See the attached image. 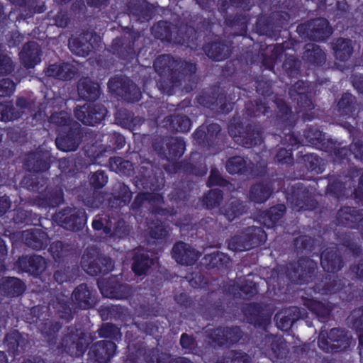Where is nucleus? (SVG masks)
<instances>
[{"mask_svg": "<svg viewBox=\"0 0 363 363\" xmlns=\"http://www.w3.org/2000/svg\"><path fill=\"white\" fill-rule=\"evenodd\" d=\"M153 66L156 72L164 77L158 82L160 89L168 95L173 94L174 89L181 86L183 82H192L197 70L196 63L175 58L170 54L159 55Z\"/></svg>", "mask_w": 363, "mask_h": 363, "instance_id": "1", "label": "nucleus"}, {"mask_svg": "<svg viewBox=\"0 0 363 363\" xmlns=\"http://www.w3.org/2000/svg\"><path fill=\"white\" fill-rule=\"evenodd\" d=\"M73 303L81 309H89L94 306L96 301L93 291L85 283L80 284L73 291L71 298L65 295H59L53 301L52 306L58 317L66 323L74 318L75 309Z\"/></svg>", "mask_w": 363, "mask_h": 363, "instance_id": "2", "label": "nucleus"}, {"mask_svg": "<svg viewBox=\"0 0 363 363\" xmlns=\"http://www.w3.org/2000/svg\"><path fill=\"white\" fill-rule=\"evenodd\" d=\"M147 165L142 164L139 167L138 174L135 177V184L137 188L145 190H150L152 192H145L147 201L152 206H159L164 203V196L159 191L164 186V178L157 177L153 173V165L148 162Z\"/></svg>", "mask_w": 363, "mask_h": 363, "instance_id": "3", "label": "nucleus"}, {"mask_svg": "<svg viewBox=\"0 0 363 363\" xmlns=\"http://www.w3.org/2000/svg\"><path fill=\"white\" fill-rule=\"evenodd\" d=\"M92 337L83 328L68 327L60 342L59 348L62 352L71 357H81L84 354L90 344Z\"/></svg>", "mask_w": 363, "mask_h": 363, "instance_id": "4", "label": "nucleus"}, {"mask_svg": "<svg viewBox=\"0 0 363 363\" xmlns=\"http://www.w3.org/2000/svg\"><path fill=\"white\" fill-rule=\"evenodd\" d=\"M352 338L348 332L340 328H333L328 333L321 330L318 338V347L327 353H337L347 351Z\"/></svg>", "mask_w": 363, "mask_h": 363, "instance_id": "5", "label": "nucleus"}, {"mask_svg": "<svg viewBox=\"0 0 363 363\" xmlns=\"http://www.w3.org/2000/svg\"><path fill=\"white\" fill-rule=\"evenodd\" d=\"M289 21V14L283 11L273 12L269 16L261 15L257 18L255 29L259 35L277 40Z\"/></svg>", "mask_w": 363, "mask_h": 363, "instance_id": "6", "label": "nucleus"}, {"mask_svg": "<svg viewBox=\"0 0 363 363\" xmlns=\"http://www.w3.org/2000/svg\"><path fill=\"white\" fill-rule=\"evenodd\" d=\"M81 265L90 276L106 275L114 269V262L96 248H87L81 259Z\"/></svg>", "mask_w": 363, "mask_h": 363, "instance_id": "7", "label": "nucleus"}, {"mask_svg": "<svg viewBox=\"0 0 363 363\" xmlns=\"http://www.w3.org/2000/svg\"><path fill=\"white\" fill-rule=\"evenodd\" d=\"M206 341L213 347H230L238 343L243 336L240 326H218L208 328L204 332Z\"/></svg>", "mask_w": 363, "mask_h": 363, "instance_id": "8", "label": "nucleus"}, {"mask_svg": "<svg viewBox=\"0 0 363 363\" xmlns=\"http://www.w3.org/2000/svg\"><path fill=\"white\" fill-rule=\"evenodd\" d=\"M229 133L235 143L245 148L259 145L263 142L262 131L256 124L242 122L231 124Z\"/></svg>", "mask_w": 363, "mask_h": 363, "instance_id": "9", "label": "nucleus"}, {"mask_svg": "<svg viewBox=\"0 0 363 363\" xmlns=\"http://www.w3.org/2000/svg\"><path fill=\"white\" fill-rule=\"evenodd\" d=\"M317 263L306 257H300L297 262H291L286 265V274L289 280L296 284H308L315 277Z\"/></svg>", "mask_w": 363, "mask_h": 363, "instance_id": "10", "label": "nucleus"}, {"mask_svg": "<svg viewBox=\"0 0 363 363\" xmlns=\"http://www.w3.org/2000/svg\"><path fill=\"white\" fill-rule=\"evenodd\" d=\"M192 135L198 145L208 150L218 151L223 146L225 135L218 123L203 124L195 130Z\"/></svg>", "mask_w": 363, "mask_h": 363, "instance_id": "11", "label": "nucleus"}, {"mask_svg": "<svg viewBox=\"0 0 363 363\" xmlns=\"http://www.w3.org/2000/svg\"><path fill=\"white\" fill-rule=\"evenodd\" d=\"M329 21L325 18H315L300 23L296 28L299 36L305 40L323 42L333 33Z\"/></svg>", "mask_w": 363, "mask_h": 363, "instance_id": "12", "label": "nucleus"}, {"mask_svg": "<svg viewBox=\"0 0 363 363\" xmlns=\"http://www.w3.org/2000/svg\"><path fill=\"white\" fill-rule=\"evenodd\" d=\"M285 194L287 202L297 211H313L317 207V201L308 187L301 182L289 186Z\"/></svg>", "mask_w": 363, "mask_h": 363, "instance_id": "13", "label": "nucleus"}, {"mask_svg": "<svg viewBox=\"0 0 363 363\" xmlns=\"http://www.w3.org/2000/svg\"><path fill=\"white\" fill-rule=\"evenodd\" d=\"M41 310L42 308L39 306L32 307L29 312L26 313V321L35 326L40 333L48 338V341L52 342L56 339L62 324L60 321H52L45 318Z\"/></svg>", "mask_w": 363, "mask_h": 363, "instance_id": "14", "label": "nucleus"}, {"mask_svg": "<svg viewBox=\"0 0 363 363\" xmlns=\"http://www.w3.org/2000/svg\"><path fill=\"white\" fill-rule=\"evenodd\" d=\"M197 102L210 109H219L222 113H229L234 108L235 103L227 96L225 91L219 86H214L208 92L196 97Z\"/></svg>", "mask_w": 363, "mask_h": 363, "instance_id": "15", "label": "nucleus"}, {"mask_svg": "<svg viewBox=\"0 0 363 363\" xmlns=\"http://www.w3.org/2000/svg\"><path fill=\"white\" fill-rule=\"evenodd\" d=\"M108 88L120 100L129 103L138 102L141 99L140 89L129 78L114 77L109 79Z\"/></svg>", "mask_w": 363, "mask_h": 363, "instance_id": "16", "label": "nucleus"}, {"mask_svg": "<svg viewBox=\"0 0 363 363\" xmlns=\"http://www.w3.org/2000/svg\"><path fill=\"white\" fill-rule=\"evenodd\" d=\"M55 220L67 230L78 232L83 230L87 216L82 208L65 207L55 214Z\"/></svg>", "mask_w": 363, "mask_h": 363, "instance_id": "17", "label": "nucleus"}, {"mask_svg": "<svg viewBox=\"0 0 363 363\" xmlns=\"http://www.w3.org/2000/svg\"><path fill=\"white\" fill-rule=\"evenodd\" d=\"M199 310L206 320H213L223 317L225 312L224 296L216 291L208 293L201 298Z\"/></svg>", "mask_w": 363, "mask_h": 363, "instance_id": "18", "label": "nucleus"}, {"mask_svg": "<svg viewBox=\"0 0 363 363\" xmlns=\"http://www.w3.org/2000/svg\"><path fill=\"white\" fill-rule=\"evenodd\" d=\"M140 38L139 34H131L128 38H114L111 43L113 53L121 60L132 62L138 55V41Z\"/></svg>", "mask_w": 363, "mask_h": 363, "instance_id": "19", "label": "nucleus"}, {"mask_svg": "<svg viewBox=\"0 0 363 363\" xmlns=\"http://www.w3.org/2000/svg\"><path fill=\"white\" fill-rule=\"evenodd\" d=\"M58 132L55 144L57 147L64 152L75 151L84 137L83 129L76 123L65 130H57Z\"/></svg>", "mask_w": 363, "mask_h": 363, "instance_id": "20", "label": "nucleus"}, {"mask_svg": "<svg viewBox=\"0 0 363 363\" xmlns=\"http://www.w3.org/2000/svg\"><path fill=\"white\" fill-rule=\"evenodd\" d=\"M74 113L77 119L83 124L94 126L105 119L108 110L102 104H86L82 106H77Z\"/></svg>", "mask_w": 363, "mask_h": 363, "instance_id": "21", "label": "nucleus"}, {"mask_svg": "<svg viewBox=\"0 0 363 363\" xmlns=\"http://www.w3.org/2000/svg\"><path fill=\"white\" fill-rule=\"evenodd\" d=\"M328 180L326 194L337 199L344 198L347 189L354 187L355 184L354 176L350 173L329 174Z\"/></svg>", "mask_w": 363, "mask_h": 363, "instance_id": "22", "label": "nucleus"}, {"mask_svg": "<svg viewBox=\"0 0 363 363\" xmlns=\"http://www.w3.org/2000/svg\"><path fill=\"white\" fill-rule=\"evenodd\" d=\"M98 287L101 294L109 298L128 299L133 296L132 287L121 283L115 277L99 281Z\"/></svg>", "mask_w": 363, "mask_h": 363, "instance_id": "23", "label": "nucleus"}, {"mask_svg": "<svg viewBox=\"0 0 363 363\" xmlns=\"http://www.w3.org/2000/svg\"><path fill=\"white\" fill-rule=\"evenodd\" d=\"M117 345L113 341L99 340L89 348L86 363H108L113 357Z\"/></svg>", "mask_w": 363, "mask_h": 363, "instance_id": "24", "label": "nucleus"}, {"mask_svg": "<svg viewBox=\"0 0 363 363\" xmlns=\"http://www.w3.org/2000/svg\"><path fill=\"white\" fill-rule=\"evenodd\" d=\"M337 225L351 229H363V209L345 206L337 212Z\"/></svg>", "mask_w": 363, "mask_h": 363, "instance_id": "25", "label": "nucleus"}, {"mask_svg": "<svg viewBox=\"0 0 363 363\" xmlns=\"http://www.w3.org/2000/svg\"><path fill=\"white\" fill-rule=\"evenodd\" d=\"M308 312L303 308L290 306L276 313L274 320L278 328L281 330H289L298 320L307 317Z\"/></svg>", "mask_w": 363, "mask_h": 363, "instance_id": "26", "label": "nucleus"}, {"mask_svg": "<svg viewBox=\"0 0 363 363\" xmlns=\"http://www.w3.org/2000/svg\"><path fill=\"white\" fill-rule=\"evenodd\" d=\"M200 256L199 251L183 241L175 242L172 249V258L181 265L191 266L196 262Z\"/></svg>", "mask_w": 363, "mask_h": 363, "instance_id": "27", "label": "nucleus"}, {"mask_svg": "<svg viewBox=\"0 0 363 363\" xmlns=\"http://www.w3.org/2000/svg\"><path fill=\"white\" fill-rule=\"evenodd\" d=\"M34 202L41 208H56L64 202L63 190L61 187L47 184L35 197Z\"/></svg>", "mask_w": 363, "mask_h": 363, "instance_id": "28", "label": "nucleus"}, {"mask_svg": "<svg viewBox=\"0 0 363 363\" xmlns=\"http://www.w3.org/2000/svg\"><path fill=\"white\" fill-rule=\"evenodd\" d=\"M264 311L263 305L257 302L245 303L242 308L247 322L256 328H265L270 323V317Z\"/></svg>", "mask_w": 363, "mask_h": 363, "instance_id": "29", "label": "nucleus"}, {"mask_svg": "<svg viewBox=\"0 0 363 363\" xmlns=\"http://www.w3.org/2000/svg\"><path fill=\"white\" fill-rule=\"evenodd\" d=\"M154 264L155 259L150 256L149 251L141 247L133 250L131 269L135 276L146 275Z\"/></svg>", "mask_w": 363, "mask_h": 363, "instance_id": "30", "label": "nucleus"}, {"mask_svg": "<svg viewBox=\"0 0 363 363\" xmlns=\"http://www.w3.org/2000/svg\"><path fill=\"white\" fill-rule=\"evenodd\" d=\"M258 347L263 354L269 358L281 359L284 357L283 339L272 334L265 335Z\"/></svg>", "mask_w": 363, "mask_h": 363, "instance_id": "31", "label": "nucleus"}, {"mask_svg": "<svg viewBox=\"0 0 363 363\" xmlns=\"http://www.w3.org/2000/svg\"><path fill=\"white\" fill-rule=\"evenodd\" d=\"M126 9L130 16L142 23L149 21L155 13L152 4L141 0H128Z\"/></svg>", "mask_w": 363, "mask_h": 363, "instance_id": "32", "label": "nucleus"}, {"mask_svg": "<svg viewBox=\"0 0 363 363\" xmlns=\"http://www.w3.org/2000/svg\"><path fill=\"white\" fill-rule=\"evenodd\" d=\"M345 286V281L334 274H324L313 286L316 293L333 294L341 291Z\"/></svg>", "mask_w": 363, "mask_h": 363, "instance_id": "33", "label": "nucleus"}, {"mask_svg": "<svg viewBox=\"0 0 363 363\" xmlns=\"http://www.w3.org/2000/svg\"><path fill=\"white\" fill-rule=\"evenodd\" d=\"M132 196L133 192L130 187L123 182L118 183L107 199L108 207L111 209H121L130 203Z\"/></svg>", "mask_w": 363, "mask_h": 363, "instance_id": "34", "label": "nucleus"}, {"mask_svg": "<svg viewBox=\"0 0 363 363\" xmlns=\"http://www.w3.org/2000/svg\"><path fill=\"white\" fill-rule=\"evenodd\" d=\"M19 269L24 272L28 273L33 277L40 275L46 267L45 258L41 255H26L21 256L17 261Z\"/></svg>", "mask_w": 363, "mask_h": 363, "instance_id": "35", "label": "nucleus"}, {"mask_svg": "<svg viewBox=\"0 0 363 363\" xmlns=\"http://www.w3.org/2000/svg\"><path fill=\"white\" fill-rule=\"evenodd\" d=\"M320 264L327 273L335 274L344 266L342 257L336 247H327L320 255Z\"/></svg>", "mask_w": 363, "mask_h": 363, "instance_id": "36", "label": "nucleus"}, {"mask_svg": "<svg viewBox=\"0 0 363 363\" xmlns=\"http://www.w3.org/2000/svg\"><path fill=\"white\" fill-rule=\"evenodd\" d=\"M25 283L19 278L3 277L0 278V297L17 298L26 291Z\"/></svg>", "mask_w": 363, "mask_h": 363, "instance_id": "37", "label": "nucleus"}, {"mask_svg": "<svg viewBox=\"0 0 363 363\" xmlns=\"http://www.w3.org/2000/svg\"><path fill=\"white\" fill-rule=\"evenodd\" d=\"M171 229L168 225L159 219L146 220L145 236L148 240L164 241L169 236Z\"/></svg>", "mask_w": 363, "mask_h": 363, "instance_id": "38", "label": "nucleus"}, {"mask_svg": "<svg viewBox=\"0 0 363 363\" xmlns=\"http://www.w3.org/2000/svg\"><path fill=\"white\" fill-rule=\"evenodd\" d=\"M22 239L26 246L35 250L45 249L50 242L48 233L36 228L24 230L22 233Z\"/></svg>", "mask_w": 363, "mask_h": 363, "instance_id": "39", "label": "nucleus"}, {"mask_svg": "<svg viewBox=\"0 0 363 363\" xmlns=\"http://www.w3.org/2000/svg\"><path fill=\"white\" fill-rule=\"evenodd\" d=\"M302 303L312 313L315 314L322 322L327 321L334 309L330 301H321L313 298L301 297Z\"/></svg>", "mask_w": 363, "mask_h": 363, "instance_id": "40", "label": "nucleus"}, {"mask_svg": "<svg viewBox=\"0 0 363 363\" xmlns=\"http://www.w3.org/2000/svg\"><path fill=\"white\" fill-rule=\"evenodd\" d=\"M162 126L172 133H187L191 127L190 118L183 114H170L162 121Z\"/></svg>", "mask_w": 363, "mask_h": 363, "instance_id": "41", "label": "nucleus"}, {"mask_svg": "<svg viewBox=\"0 0 363 363\" xmlns=\"http://www.w3.org/2000/svg\"><path fill=\"white\" fill-rule=\"evenodd\" d=\"M44 72L48 77L62 81L71 80L77 74L75 67L68 62L49 65Z\"/></svg>", "mask_w": 363, "mask_h": 363, "instance_id": "42", "label": "nucleus"}, {"mask_svg": "<svg viewBox=\"0 0 363 363\" xmlns=\"http://www.w3.org/2000/svg\"><path fill=\"white\" fill-rule=\"evenodd\" d=\"M54 261L59 264L67 263L69 257L75 254L73 245L61 240L52 242L48 249Z\"/></svg>", "mask_w": 363, "mask_h": 363, "instance_id": "43", "label": "nucleus"}, {"mask_svg": "<svg viewBox=\"0 0 363 363\" xmlns=\"http://www.w3.org/2000/svg\"><path fill=\"white\" fill-rule=\"evenodd\" d=\"M25 166L30 172L40 174L49 170L51 166L50 157L39 152L28 154Z\"/></svg>", "mask_w": 363, "mask_h": 363, "instance_id": "44", "label": "nucleus"}, {"mask_svg": "<svg viewBox=\"0 0 363 363\" xmlns=\"http://www.w3.org/2000/svg\"><path fill=\"white\" fill-rule=\"evenodd\" d=\"M303 135L307 143L322 151H324L325 149L330 150L331 148L330 145H334L332 139L325 138V134L315 126H309L306 128Z\"/></svg>", "mask_w": 363, "mask_h": 363, "instance_id": "45", "label": "nucleus"}, {"mask_svg": "<svg viewBox=\"0 0 363 363\" xmlns=\"http://www.w3.org/2000/svg\"><path fill=\"white\" fill-rule=\"evenodd\" d=\"M77 91L79 97L86 101H95L101 94L99 84L89 77H82L79 80Z\"/></svg>", "mask_w": 363, "mask_h": 363, "instance_id": "46", "label": "nucleus"}, {"mask_svg": "<svg viewBox=\"0 0 363 363\" xmlns=\"http://www.w3.org/2000/svg\"><path fill=\"white\" fill-rule=\"evenodd\" d=\"M41 50L35 41H28L23 46L20 52V59L24 67L29 69L34 67L40 61Z\"/></svg>", "mask_w": 363, "mask_h": 363, "instance_id": "47", "label": "nucleus"}, {"mask_svg": "<svg viewBox=\"0 0 363 363\" xmlns=\"http://www.w3.org/2000/svg\"><path fill=\"white\" fill-rule=\"evenodd\" d=\"M186 143L181 138H170L165 143V148H160V153L164 154L168 161H176L184 153Z\"/></svg>", "mask_w": 363, "mask_h": 363, "instance_id": "48", "label": "nucleus"}, {"mask_svg": "<svg viewBox=\"0 0 363 363\" xmlns=\"http://www.w3.org/2000/svg\"><path fill=\"white\" fill-rule=\"evenodd\" d=\"M250 21V16L242 13L227 15L224 17L225 24L234 30V35L237 36H245L247 35Z\"/></svg>", "mask_w": 363, "mask_h": 363, "instance_id": "49", "label": "nucleus"}, {"mask_svg": "<svg viewBox=\"0 0 363 363\" xmlns=\"http://www.w3.org/2000/svg\"><path fill=\"white\" fill-rule=\"evenodd\" d=\"M247 211L245 202L239 199L232 197L220 208V212L229 221H233L243 215Z\"/></svg>", "mask_w": 363, "mask_h": 363, "instance_id": "50", "label": "nucleus"}, {"mask_svg": "<svg viewBox=\"0 0 363 363\" xmlns=\"http://www.w3.org/2000/svg\"><path fill=\"white\" fill-rule=\"evenodd\" d=\"M331 48L335 57L340 62L348 60L354 51L352 40L342 37L334 39L331 43Z\"/></svg>", "mask_w": 363, "mask_h": 363, "instance_id": "51", "label": "nucleus"}, {"mask_svg": "<svg viewBox=\"0 0 363 363\" xmlns=\"http://www.w3.org/2000/svg\"><path fill=\"white\" fill-rule=\"evenodd\" d=\"M203 50L209 58L217 62L225 60L230 55L228 46L221 40L208 43L203 45Z\"/></svg>", "mask_w": 363, "mask_h": 363, "instance_id": "52", "label": "nucleus"}, {"mask_svg": "<svg viewBox=\"0 0 363 363\" xmlns=\"http://www.w3.org/2000/svg\"><path fill=\"white\" fill-rule=\"evenodd\" d=\"M284 51L282 44H276L274 45L268 46L265 51L261 52L260 59L262 67L265 69L273 70L276 62L279 60Z\"/></svg>", "mask_w": 363, "mask_h": 363, "instance_id": "53", "label": "nucleus"}, {"mask_svg": "<svg viewBox=\"0 0 363 363\" xmlns=\"http://www.w3.org/2000/svg\"><path fill=\"white\" fill-rule=\"evenodd\" d=\"M26 342L25 338L17 330H13L7 333L4 339V344L8 352L14 357L19 354V348H21V350H25Z\"/></svg>", "mask_w": 363, "mask_h": 363, "instance_id": "54", "label": "nucleus"}, {"mask_svg": "<svg viewBox=\"0 0 363 363\" xmlns=\"http://www.w3.org/2000/svg\"><path fill=\"white\" fill-rule=\"evenodd\" d=\"M277 111L275 115V121L277 123L284 126L292 125L294 123V114L291 108L286 104L284 99L275 97L274 100Z\"/></svg>", "mask_w": 363, "mask_h": 363, "instance_id": "55", "label": "nucleus"}, {"mask_svg": "<svg viewBox=\"0 0 363 363\" xmlns=\"http://www.w3.org/2000/svg\"><path fill=\"white\" fill-rule=\"evenodd\" d=\"M303 59L311 65L319 67L325 63L326 55L319 45L308 43L305 45Z\"/></svg>", "mask_w": 363, "mask_h": 363, "instance_id": "56", "label": "nucleus"}, {"mask_svg": "<svg viewBox=\"0 0 363 363\" xmlns=\"http://www.w3.org/2000/svg\"><path fill=\"white\" fill-rule=\"evenodd\" d=\"M357 99L351 93L345 92L337 103L339 114L345 118L352 117L357 111Z\"/></svg>", "mask_w": 363, "mask_h": 363, "instance_id": "57", "label": "nucleus"}, {"mask_svg": "<svg viewBox=\"0 0 363 363\" xmlns=\"http://www.w3.org/2000/svg\"><path fill=\"white\" fill-rule=\"evenodd\" d=\"M284 204H278L264 211L260 214L263 225L268 228H274L286 213Z\"/></svg>", "mask_w": 363, "mask_h": 363, "instance_id": "58", "label": "nucleus"}, {"mask_svg": "<svg viewBox=\"0 0 363 363\" xmlns=\"http://www.w3.org/2000/svg\"><path fill=\"white\" fill-rule=\"evenodd\" d=\"M272 195V189L264 179L252 184L249 190V199L255 203H264Z\"/></svg>", "mask_w": 363, "mask_h": 363, "instance_id": "59", "label": "nucleus"}, {"mask_svg": "<svg viewBox=\"0 0 363 363\" xmlns=\"http://www.w3.org/2000/svg\"><path fill=\"white\" fill-rule=\"evenodd\" d=\"M230 260L228 255L217 251L205 255L202 259V263L208 269L215 268L222 269L228 267Z\"/></svg>", "mask_w": 363, "mask_h": 363, "instance_id": "60", "label": "nucleus"}, {"mask_svg": "<svg viewBox=\"0 0 363 363\" xmlns=\"http://www.w3.org/2000/svg\"><path fill=\"white\" fill-rule=\"evenodd\" d=\"M108 164L111 171L120 175L130 177L135 172L133 163L121 157H111L108 160Z\"/></svg>", "mask_w": 363, "mask_h": 363, "instance_id": "61", "label": "nucleus"}, {"mask_svg": "<svg viewBox=\"0 0 363 363\" xmlns=\"http://www.w3.org/2000/svg\"><path fill=\"white\" fill-rule=\"evenodd\" d=\"M49 179L41 174H29L23 177L21 184L23 187L32 192L38 194L48 184Z\"/></svg>", "mask_w": 363, "mask_h": 363, "instance_id": "62", "label": "nucleus"}, {"mask_svg": "<svg viewBox=\"0 0 363 363\" xmlns=\"http://www.w3.org/2000/svg\"><path fill=\"white\" fill-rule=\"evenodd\" d=\"M225 169L231 175L247 176L249 174V163L242 156H233L227 160Z\"/></svg>", "mask_w": 363, "mask_h": 363, "instance_id": "63", "label": "nucleus"}, {"mask_svg": "<svg viewBox=\"0 0 363 363\" xmlns=\"http://www.w3.org/2000/svg\"><path fill=\"white\" fill-rule=\"evenodd\" d=\"M252 357L241 350H231L219 357L216 363H251Z\"/></svg>", "mask_w": 363, "mask_h": 363, "instance_id": "64", "label": "nucleus"}]
</instances>
